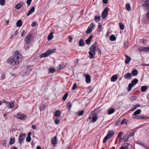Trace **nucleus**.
Masks as SVG:
<instances>
[{
	"label": "nucleus",
	"mask_w": 149,
	"mask_h": 149,
	"mask_svg": "<svg viewBox=\"0 0 149 149\" xmlns=\"http://www.w3.org/2000/svg\"><path fill=\"white\" fill-rule=\"evenodd\" d=\"M6 141L5 140L3 141L2 142V145L4 147H6Z\"/></svg>",
	"instance_id": "obj_49"
},
{
	"label": "nucleus",
	"mask_w": 149,
	"mask_h": 149,
	"mask_svg": "<svg viewBox=\"0 0 149 149\" xmlns=\"http://www.w3.org/2000/svg\"><path fill=\"white\" fill-rule=\"evenodd\" d=\"M123 136V133L122 132H120L118 133V136L119 138H120L121 137L123 138V137L124 136V135Z\"/></svg>",
	"instance_id": "obj_42"
},
{
	"label": "nucleus",
	"mask_w": 149,
	"mask_h": 149,
	"mask_svg": "<svg viewBox=\"0 0 149 149\" xmlns=\"http://www.w3.org/2000/svg\"><path fill=\"white\" fill-rule=\"evenodd\" d=\"M93 37V36L92 35H91L90 37L87 39L86 41V43L87 45H89L91 43V41Z\"/></svg>",
	"instance_id": "obj_17"
},
{
	"label": "nucleus",
	"mask_w": 149,
	"mask_h": 149,
	"mask_svg": "<svg viewBox=\"0 0 149 149\" xmlns=\"http://www.w3.org/2000/svg\"><path fill=\"white\" fill-rule=\"evenodd\" d=\"M79 45L80 46H83L85 45V42L84 40L81 39L79 42Z\"/></svg>",
	"instance_id": "obj_30"
},
{
	"label": "nucleus",
	"mask_w": 149,
	"mask_h": 149,
	"mask_svg": "<svg viewBox=\"0 0 149 149\" xmlns=\"http://www.w3.org/2000/svg\"><path fill=\"white\" fill-rule=\"evenodd\" d=\"M125 149H129V144L128 143H126L125 145L123 146Z\"/></svg>",
	"instance_id": "obj_54"
},
{
	"label": "nucleus",
	"mask_w": 149,
	"mask_h": 149,
	"mask_svg": "<svg viewBox=\"0 0 149 149\" xmlns=\"http://www.w3.org/2000/svg\"><path fill=\"white\" fill-rule=\"evenodd\" d=\"M26 32L25 31V30H23L22 31L21 33V36H24V35L26 34Z\"/></svg>",
	"instance_id": "obj_51"
},
{
	"label": "nucleus",
	"mask_w": 149,
	"mask_h": 149,
	"mask_svg": "<svg viewBox=\"0 0 149 149\" xmlns=\"http://www.w3.org/2000/svg\"><path fill=\"white\" fill-rule=\"evenodd\" d=\"M61 112L60 110H57L55 111L54 116L55 117H59L61 115Z\"/></svg>",
	"instance_id": "obj_15"
},
{
	"label": "nucleus",
	"mask_w": 149,
	"mask_h": 149,
	"mask_svg": "<svg viewBox=\"0 0 149 149\" xmlns=\"http://www.w3.org/2000/svg\"><path fill=\"white\" fill-rule=\"evenodd\" d=\"M15 139L14 138L11 137L10 138L9 143L10 145H12L14 143Z\"/></svg>",
	"instance_id": "obj_26"
},
{
	"label": "nucleus",
	"mask_w": 149,
	"mask_h": 149,
	"mask_svg": "<svg viewBox=\"0 0 149 149\" xmlns=\"http://www.w3.org/2000/svg\"><path fill=\"white\" fill-rule=\"evenodd\" d=\"M100 16H95L94 17L95 21L96 22H98L100 19Z\"/></svg>",
	"instance_id": "obj_38"
},
{
	"label": "nucleus",
	"mask_w": 149,
	"mask_h": 149,
	"mask_svg": "<svg viewBox=\"0 0 149 149\" xmlns=\"http://www.w3.org/2000/svg\"><path fill=\"white\" fill-rule=\"evenodd\" d=\"M53 37V31L50 33L48 36L47 39L49 41L52 40Z\"/></svg>",
	"instance_id": "obj_22"
},
{
	"label": "nucleus",
	"mask_w": 149,
	"mask_h": 149,
	"mask_svg": "<svg viewBox=\"0 0 149 149\" xmlns=\"http://www.w3.org/2000/svg\"><path fill=\"white\" fill-rule=\"evenodd\" d=\"M83 75L85 77L86 81L87 83H89L91 82V78L89 74H84Z\"/></svg>",
	"instance_id": "obj_10"
},
{
	"label": "nucleus",
	"mask_w": 149,
	"mask_h": 149,
	"mask_svg": "<svg viewBox=\"0 0 149 149\" xmlns=\"http://www.w3.org/2000/svg\"><path fill=\"white\" fill-rule=\"evenodd\" d=\"M32 36V35L31 33H29L26 35L25 39V41L26 43L29 44L31 40V37Z\"/></svg>",
	"instance_id": "obj_4"
},
{
	"label": "nucleus",
	"mask_w": 149,
	"mask_h": 149,
	"mask_svg": "<svg viewBox=\"0 0 149 149\" xmlns=\"http://www.w3.org/2000/svg\"><path fill=\"white\" fill-rule=\"evenodd\" d=\"M35 10V7L34 6L32 7L27 13V15L28 16L33 13Z\"/></svg>",
	"instance_id": "obj_16"
},
{
	"label": "nucleus",
	"mask_w": 149,
	"mask_h": 149,
	"mask_svg": "<svg viewBox=\"0 0 149 149\" xmlns=\"http://www.w3.org/2000/svg\"><path fill=\"white\" fill-rule=\"evenodd\" d=\"M84 112V111L83 110L80 111H79L78 113V116H82Z\"/></svg>",
	"instance_id": "obj_47"
},
{
	"label": "nucleus",
	"mask_w": 149,
	"mask_h": 149,
	"mask_svg": "<svg viewBox=\"0 0 149 149\" xmlns=\"http://www.w3.org/2000/svg\"><path fill=\"white\" fill-rule=\"evenodd\" d=\"M110 138L109 137L108 135H107L104 138L103 140V143H105L107 141L108 139H109Z\"/></svg>",
	"instance_id": "obj_34"
},
{
	"label": "nucleus",
	"mask_w": 149,
	"mask_h": 149,
	"mask_svg": "<svg viewBox=\"0 0 149 149\" xmlns=\"http://www.w3.org/2000/svg\"><path fill=\"white\" fill-rule=\"evenodd\" d=\"M138 80L136 79H135L132 80L131 83L129 84L127 87V90L130 91L131 90L132 88L138 82Z\"/></svg>",
	"instance_id": "obj_3"
},
{
	"label": "nucleus",
	"mask_w": 149,
	"mask_h": 149,
	"mask_svg": "<svg viewBox=\"0 0 149 149\" xmlns=\"http://www.w3.org/2000/svg\"><path fill=\"white\" fill-rule=\"evenodd\" d=\"M7 62L10 65H14L16 64L15 62V60L13 56L10 57L7 60Z\"/></svg>",
	"instance_id": "obj_8"
},
{
	"label": "nucleus",
	"mask_w": 149,
	"mask_h": 149,
	"mask_svg": "<svg viewBox=\"0 0 149 149\" xmlns=\"http://www.w3.org/2000/svg\"><path fill=\"white\" fill-rule=\"evenodd\" d=\"M90 51H89L88 52L89 54L91 56L90 58L92 59L93 58V45H92L90 49Z\"/></svg>",
	"instance_id": "obj_13"
},
{
	"label": "nucleus",
	"mask_w": 149,
	"mask_h": 149,
	"mask_svg": "<svg viewBox=\"0 0 149 149\" xmlns=\"http://www.w3.org/2000/svg\"><path fill=\"white\" fill-rule=\"evenodd\" d=\"M128 121L127 119L125 118H124L121 122L120 123L122 125H124L125 124H127Z\"/></svg>",
	"instance_id": "obj_33"
},
{
	"label": "nucleus",
	"mask_w": 149,
	"mask_h": 149,
	"mask_svg": "<svg viewBox=\"0 0 149 149\" xmlns=\"http://www.w3.org/2000/svg\"><path fill=\"white\" fill-rule=\"evenodd\" d=\"M126 57V59L125 60V63L126 64L129 63L131 60V58L128 56L125 55Z\"/></svg>",
	"instance_id": "obj_18"
},
{
	"label": "nucleus",
	"mask_w": 149,
	"mask_h": 149,
	"mask_svg": "<svg viewBox=\"0 0 149 149\" xmlns=\"http://www.w3.org/2000/svg\"><path fill=\"white\" fill-rule=\"evenodd\" d=\"M126 9L128 11H129L130 10L131 7L129 4L127 3L126 4Z\"/></svg>",
	"instance_id": "obj_37"
},
{
	"label": "nucleus",
	"mask_w": 149,
	"mask_h": 149,
	"mask_svg": "<svg viewBox=\"0 0 149 149\" xmlns=\"http://www.w3.org/2000/svg\"><path fill=\"white\" fill-rule=\"evenodd\" d=\"M141 112V110L140 109H138L134 112V113L132 115L136 116L137 115L140 114Z\"/></svg>",
	"instance_id": "obj_29"
},
{
	"label": "nucleus",
	"mask_w": 149,
	"mask_h": 149,
	"mask_svg": "<svg viewBox=\"0 0 149 149\" xmlns=\"http://www.w3.org/2000/svg\"><path fill=\"white\" fill-rule=\"evenodd\" d=\"M32 0H27L26 3L28 5H30Z\"/></svg>",
	"instance_id": "obj_56"
},
{
	"label": "nucleus",
	"mask_w": 149,
	"mask_h": 149,
	"mask_svg": "<svg viewBox=\"0 0 149 149\" xmlns=\"http://www.w3.org/2000/svg\"><path fill=\"white\" fill-rule=\"evenodd\" d=\"M132 75L130 73H127L124 75V77L126 79H128L131 78Z\"/></svg>",
	"instance_id": "obj_20"
},
{
	"label": "nucleus",
	"mask_w": 149,
	"mask_h": 149,
	"mask_svg": "<svg viewBox=\"0 0 149 149\" xmlns=\"http://www.w3.org/2000/svg\"><path fill=\"white\" fill-rule=\"evenodd\" d=\"M114 134V133L113 131H109L107 135H108L109 137L110 138Z\"/></svg>",
	"instance_id": "obj_27"
},
{
	"label": "nucleus",
	"mask_w": 149,
	"mask_h": 149,
	"mask_svg": "<svg viewBox=\"0 0 149 149\" xmlns=\"http://www.w3.org/2000/svg\"><path fill=\"white\" fill-rule=\"evenodd\" d=\"M26 135L25 134H21L18 138V140L19 141V143L21 145L22 144V141L24 140Z\"/></svg>",
	"instance_id": "obj_7"
},
{
	"label": "nucleus",
	"mask_w": 149,
	"mask_h": 149,
	"mask_svg": "<svg viewBox=\"0 0 149 149\" xmlns=\"http://www.w3.org/2000/svg\"><path fill=\"white\" fill-rule=\"evenodd\" d=\"M1 78L4 79L5 78V74L4 72H3L2 73V75H1Z\"/></svg>",
	"instance_id": "obj_60"
},
{
	"label": "nucleus",
	"mask_w": 149,
	"mask_h": 149,
	"mask_svg": "<svg viewBox=\"0 0 149 149\" xmlns=\"http://www.w3.org/2000/svg\"><path fill=\"white\" fill-rule=\"evenodd\" d=\"M49 71L51 73H53L55 71V70L54 69V68H50L49 69Z\"/></svg>",
	"instance_id": "obj_57"
},
{
	"label": "nucleus",
	"mask_w": 149,
	"mask_h": 149,
	"mask_svg": "<svg viewBox=\"0 0 149 149\" xmlns=\"http://www.w3.org/2000/svg\"><path fill=\"white\" fill-rule=\"evenodd\" d=\"M146 16L147 19L149 20V11L146 14Z\"/></svg>",
	"instance_id": "obj_59"
},
{
	"label": "nucleus",
	"mask_w": 149,
	"mask_h": 149,
	"mask_svg": "<svg viewBox=\"0 0 149 149\" xmlns=\"http://www.w3.org/2000/svg\"><path fill=\"white\" fill-rule=\"evenodd\" d=\"M117 79V75L116 74H114L111 77V81L114 82Z\"/></svg>",
	"instance_id": "obj_21"
},
{
	"label": "nucleus",
	"mask_w": 149,
	"mask_h": 149,
	"mask_svg": "<svg viewBox=\"0 0 149 149\" xmlns=\"http://www.w3.org/2000/svg\"><path fill=\"white\" fill-rule=\"evenodd\" d=\"M108 9L109 8L107 7L103 10L102 14V17L103 19H105L107 16L108 14Z\"/></svg>",
	"instance_id": "obj_5"
},
{
	"label": "nucleus",
	"mask_w": 149,
	"mask_h": 149,
	"mask_svg": "<svg viewBox=\"0 0 149 149\" xmlns=\"http://www.w3.org/2000/svg\"><path fill=\"white\" fill-rule=\"evenodd\" d=\"M69 38L70 39V42H71L72 41V37L71 36H69Z\"/></svg>",
	"instance_id": "obj_63"
},
{
	"label": "nucleus",
	"mask_w": 149,
	"mask_h": 149,
	"mask_svg": "<svg viewBox=\"0 0 149 149\" xmlns=\"http://www.w3.org/2000/svg\"><path fill=\"white\" fill-rule=\"evenodd\" d=\"M93 28V24L92 23L88 27L86 31V33L87 34L90 33L92 31V29Z\"/></svg>",
	"instance_id": "obj_11"
},
{
	"label": "nucleus",
	"mask_w": 149,
	"mask_h": 149,
	"mask_svg": "<svg viewBox=\"0 0 149 149\" xmlns=\"http://www.w3.org/2000/svg\"><path fill=\"white\" fill-rule=\"evenodd\" d=\"M135 132H132L129 135V136L127 138V140H128V139L129 137H130L131 136H134Z\"/></svg>",
	"instance_id": "obj_50"
},
{
	"label": "nucleus",
	"mask_w": 149,
	"mask_h": 149,
	"mask_svg": "<svg viewBox=\"0 0 149 149\" xmlns=\"http://www.w3.org/2000/svg\"><path fill=\"white\" fill-rule=\"evenodd\" d=\"M110 39L111 41H114L116 39V37L113 35H112L110 36Z\"/></svg>",
	"instance_id": "obj_35"
},
{
	"label": "nucleus",
	"mask_w": 149,
	"mask_h": 149,
	"mask_svg": "<svg viewBox=\"0 0 149 149\" xmlns=\"http://www.w3.org/2000/svg\"><path fill=\"white\" fill-rule=\"evenodd\" d=\"M16 25L17 27L21 26L22 25V22L21 20H18L16 23Z\"/></svg>",
	"instance_id": "obj_31"
},
{
	"label": "nucleus",
	"mask_w": 149,
	"mask_h": 149,
	"mask_svg": "<svg viewBox=\"0 0 149 149\" xmlns=\"http://www.w3.org/2000/svg\"><path fill=\"white\" fill-rule=\"evenodd\" d=\"M22 6V3H18L15 6V8L17 9H19Z\"/></svg>",
	"instance_id": "obj_32"
},
{
	"label": "nucleus",
	"mask_w": 149,
	"mask_h": 149,
	"mask_svg": "<svg viewBox=\"0 0 149 149\" xmlns=\"http://www.w3.org/2000/svg\"><path fill=\"white\" fill-rule=\"evenodd\" d=\"M144 47H140L139 48V50L140 52H145Z\"/></svg>",
	"instance_id": "obj_41"
},
{
	"label": "nucleus",
	"mask_w": 149,
	"mask_h": 149,
	"mask_svg": "<svg viewBox=\"0 0 149 149\" xmlns=\"http://www.w3.org/2000/svg\"><path fill=\"white\" fill-rule=\"evenodd\" d=\"M136 109V108L134 107H133L130 109V111H134V110H135Z\"/></svg>",
	"instance_id": "obj_64"
},
{
	"label": "nucleus",
	"mask_w": 149,
	"mask_h": 149,
	"mask_svg": "<svg viewBox=\"0 0 149 149\" xmlns=\"http://www.w3.org/2000/svg\"><path fill=\"white\" fill-rule=\"evenodd\" d=\"M77 87V84L76 83H74L73 86L72 88V90H74L76 88V87Z\"/></svg>",
	"instance_id": "obj_53"
},
{
	"label": "nucleus",
	"mask_w": 149,
	"mask_h": 149,
	"mask_svg": "<svg viewBox=\"0 0 149 149\" xmlns=\"http://www.w3.org/2000/svg\"><path fill=\"white\" fill-rule=\"evenodd\" d=\"M138 144L139 145H140L141 146H143L145 148V147H146L145 146V145L142 143H141V142H140V143H138Z\"/></svg>",
	"instance_id": "obj_61"
},
{
	"label": "nucleus",
	"mask_w": 149,
	"mask_h": 149,
	"mask_svg": "<svg viewBox=\"0 0 149 149\" xmlns=\"http://www.w3.org/2000/svg\"><path fill=\"white\" fill-rule=\"evenodd\" d=\"M13 57L15 60V62L16 64H18L22 60V56L19 54H15Z\"/></svg>",
	"instance_id": "obj_1"
},
{
	"label": "nucleus",
	"mask_w": 149,
	"mask_h": 149,
	"mask_svg": "<svg viewBox=\"0 0 149 149\" xmlns=\"http://www.w3.org/2000/svg\"><path fill=\"white\" fill-rule=\"evenodd\" d=\"M97 119V117L94 114V123L95 122Z\"/></svg>",
	"instance_id": "obj_55"
},
{
	"label": "nucleus",
	"mask_w": 149,
	"mask_h": 149,
	"mask_svg": "<svg viewBox=\"0 0 149 149\" xmlns=\"http://www.w3.org/2000/svg\"><path fill=\"white\" fill-rule=\"evenodd\" d=\"M93 112V111H92L91 113V115L89 116L88 119V121H89L90 122H93V114L92 113Z\"/></svg>",
	"instance_id": "obj_19"
},
{
	"label": "nucleus",
	"mask_w": 149,
	"mask_h": 149,
	"mask_svg": "<svg viewBox=\"0 0 149 149\" xmlns=\"http://www.w3.org/2000/svg\"><path fill=\"white\" fill-rule=\"evenodd\" d=\"M60 123V120L58 119H56L55 120V123L56 125Z\"/></svg>",
	"instance_id": "obj_52"
},
{
	"label": "nucleus",
	"mask_w": 149,
	"mask_h": 149,
	"mask_svg": "<svg viewBox=\"0 0 149 149\" xmlns=\"http://www.w3.org/2000/svg\"><path fill=\"white\" fill-rule=\"evenodd\" d=\"M72 104H71L70 102H69L67 104L66 106L68 108H70L72 107Z\"/></svg>",
	"instance_id": "obj_43"
},
{
	"label": "nucleus",
	"mask_w": 149,
	"mask_h": 149,
	"mask_svg": "<svg viewBox=\"0 0 149 149\" xmlns=\"http://www.w3.org/2000/svg\"><path fill=\"white\" fill-rule=\"evenodd\" d=\"M115 111V109L113 108L109 109L108 110V114L109 115L113 113Z\"/></svg>",
	"instance_id": "obj_28"
},
{
	"label": "nucleus",
	"mask_w": 149,
	"mask_h": 149,
	"mask_svg": "<svg viewBox=\"0 0 149 149\" xmlns=\"http://www.w3.org/2000/svg\"><path fill=\"white\" fill-rule=\"evenodd\" d=\"M57 136H55L52 138L51 141V143L54 146H55L57 144Z\"/></svg>",
	"instance_id": "obj_9"
},
{
	"label": "nucleus",
	"mask_w": 149,
	"mask_h": 149,
	"mask_svg": "<svg viewBox=\"0 0 149 149\" xmlns=\"http://www.w3.org/2000/svg\"><path fill=\"white\" fill-rule=\"evenodd\" d=\"M55 49H50L46 51L45 52L41 54L40 57L41 58L47 57L50 54H52L55 52Z\"/></svg>",
	"instance_id": "obj_2"
},
{
	"label": "nucleus",
	"mask_w": 149,
	"mask_h": 149,
	"mask_svg": "<svg viewBox=\"0 0 149 149\" xmlns=\"http://www.w3.org/2000/svg\"><path fill=\"white\" fill-rule=\"evenodd\" d=\"M143 6L145 10H149V0L145 1L144 3Z\"/></svg>",
	"instance_id": "obj_12"
},
{
	"label": "nucleus",
	"mask_w": 149,
	"mask_h": 149,
	"mask_svg": "<svg viewBox=\"0 0 149 149\" xmlns=\"http://www.w3.org/2000/svg\"><path fill=\"white\" fill-rule=\"evenodd\" d=\"M16 117L19 119L23 120H25L26 118V117L25 115L20 113L17 114Z\"/></svg>",
	"instance_id": "obj_6"
},
{
	"label": "nucleus",
	"mask_w": 149,
	"mask_h": 149,
	"mask_svg": "<svg viewBox=\"0 0 149 149\" xmlns=\"http://www.w3.org/2000/svg\"><path fill=\"white\" fill-rule=\"evenodd\" d=\"M7 107L8 108H12L14 107V104L13 103L8 102Z\"/></svg>",
	"instance_id": "obj_23"
},
{
	"label": "nucleus",
	"mask_w": 149,
	"mask_h": 149,
	"mask_svg": "<svg viewBox=\"0 0 149 149\" xmlns=\"http://www.w3.org/2000/svg\"><path fill=\"white\" fill-rule=\"evenodd\" d=\"M128 45V42H126L124 43V45L125 46H127Z\"/></svg>",
	"instance_id": "obj_62"
},
{
	"label": "nucleus",
	"mask_w": 149,
	"mask_h": 149,
	"mask_svg": "<svg viewBox=\"0 0 149 149\" xmlns=\"http://www.w3.org/2000/svg\"><path fill=\"white\" fill-rule=\"evenodd\" d=\"M132 117L134 119H136L138 120L142 119V117L140 116H132Z\"/></svg>",
	"instance_id": "obj_39"
},
{
	"label": "nucleus",
	"mask_w": 149,
	"mask_h": 149,
	"mask_svg": "<svg viewBox=\"0 0 149 149\" xmlns=\"http://www.w3.org/2000/svg\"><path fill=\"white\" fill-rule=\"evenodd\" d=\"M102 31V26L101 25L99 24L98 26L97 31L99 32H100Z\"/></svg>",
	"instance_id": "obj_40"
},
{
	"label": "nucleus",
	"mask_w": 149,
	"mask_h": 149,
	"mask_svg": "<svg viewBox=\"0 0 149 149\" xmlns=\"http://www.w3.org/2000/svg\"><path fill=\"white\" fill-rule=\"evenodd\" d=\"M31 137L27 136L26 139V141L29 142L31 141Z\"/></svg>",
	"instance_id": "obj_48"
},
{
	"label": "nucleus",
	"mask_w": 149,
	"mask_h": 149,
	"mask_svg": "<svg viewBox=\"0 0 149 149\" xmlns=\"http://www.w3.org/2000/svg\"><path fill=\"white\" fill-rule=\"evenodd\" d=\"M95 52H97L99 54H101V52L100 48H97L96 49V47L94 45V56L95 54Z\"/></svg>",
	"instance_id": "obj_14"
},
{
	"label": "nucleus",
	"mask_w": 149,
	"mask_h": 149,
	"mask_svg": "<svg viewBox=\"0 0 149 149\" xmlns=\"http://www.w3.org/2000/svg\"><path fill=\"white\" fill-rule=\"evenodd\" d=\"M63 66V63L62 64H61L58 66V68L59 70L61 68H62Z\"/></svg>",
	"instance_id": "obj_58"
},
{
	"label": "nucleus",
	"mask_w": 149,
	"mask_h": 149,
	"mask_svg": "<svg viewBox=\"0 0 149 149\" xmlns=\"http://www.w3.org/2000/svg\"><path fill=\"white\" fill-rule=\"evenodd\" d=\"M119 26L120 29L121 30H123L124 29V25L122 23H119Z\"/></svg>",
	"instance_id": "obj_45"
},
{
	"label": "nucleus",
	"mask_w": 149,
	"mask_h": 149,
	"mask_svg": "<svg viewBox=\"0 0 149 149\" xmlns=\"http://www.w3.org/2000/svg\"><path fill=\"white\" fill-rule=\"evenodd\" d=\"M68 95V93H66L64 95H63V99L64 101H65L66 100Z\"/></svg>",
	"instance_id": "obj_36"
},
{
	"label": "nucleus",
	"mask_w": 149,
	"mask_h": 149,
	"mask_svg": "<svg viewBox=\"0 0 149 149\" xmlns=\"http://www.w3.org/2000/svg\"><path fill=\"white\" fill-rule=\"evenodd\" d=\"M148 88V87L145 86H142L141 88V91L143 92L146 91L147 90Z\"/></svg>",
	"instance_id": "obj_25"
},
{
	"label": "nucleus",
	"mask_w": 149,
	"mask_h": 149,
	"mask_svg": "<svg viewBox=\"0 0 149 149\" xmlns=\"http://www.w3.org/2000/svg\"><path fill=\"white\" fill-rule=\"evenodd\" d=\"M32 71V68L31 66L29 65H28L27 66V69L26 70L27 71H29V72H30V71Z\"/></svg>",
	"instance_id": "obj_44"
},
{
	"label": "nucleus",
	"mask_w": 149,
	"mask_h": 149,
	"mask_svg": "<svg viewBox=\"0 0 149 149\" xmlns=\"http://www.w3.org/2000/svg\"><path fill=\"white\" fill-rule=\"evenodd\" d=\"M5 0H0V4L2 6L5 4Z\"/></svg>",
	"instance_id": "obj_46"
},
{
	"label": "nucleus",
	"mask_w": 149,
	"mask_h": 149,
	"mask_svg": "<svg viewBox=\"0 0 149 149\" xmlns=\"http://www.w3.org/2000/svg\"><path fill=\"white\" fill-rule=\"evenodd\" d=\"M132 73L133 75L135 76L138 74V71L136 69H134L132 70Z\"/></svg>",
	"instance_id": "obj_24"
}]
</instances>
